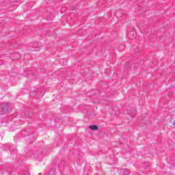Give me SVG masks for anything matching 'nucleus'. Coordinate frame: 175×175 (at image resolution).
Instances as JSON below:
<instances>
[{
    "label": "nucleus",
    "mask_w": 175,
    "mask_h": 175,
    "mask_svg": "<svg viewBox=\"0 0 175 175\" xmlns=\"http://www.w3.org/2000/svg\"><path fill=\"white\" fill-rule=\"evenodd\" d=\"M9 113V103H4L0 107V116Z\"/></svg>",
    "instance_id": "f257e3e1"
},
{
    "label": "nucleus",
    "mask_w": 175,
    "mask_h": 175,
    "mask_svg": "<svg viewBox=\"0 0 175 175\" xmlns=\"http://www.w3.org/2000/svg\"><path fill=\"white\" fill-rule=\"evenodd\" d=\"M129 170L124 168V169H122L120 170L119 172V174L120 175H128L129 174Z\"/></svg>",
    "instance_id": "f03ea898"
},
{
    "label": "nucleus",
    "mask_w": 175,
    "mask_h": 175,
    "mask_svg": "<svg viewBox=\"0 0 175 175\" xmlns=\"http://www.w3.org/2000/svg\"><path fill=\"white\" fill-rule=\"evenodd\" d=\"M128 113L131 116V117H135L136 116V109L132 108L129 110Z\"/></svg>",
    "instance_id": "7ed1b4c3"
},
{
    "label": "nucleus",
    "mask_w": 175,
    "mask_h": 175,
    "mask_svg": "<svg viewBox=\"0 0 175 175\" xmlns=\"http://www.w3.org/2000/svg\"><path fill=\"white\" fill-rule=\"evenodd\" d=\"M89 128H90V129H91V131H98V126H96V125H90V126H89Z\"/></svg>",
    "instance_id": "20e7f679"
},
{
    "label": "nucleus",
    "mask_w": 175,
    "mask_h": 175,
    "mask_svg": "<svg viewBox=\"0 0 175 175\" xmlns=\"http://www.w3.org/2000/svg\"><path fill=\"white\" fill-rule=\"evenodd\" d=\"M34 49H36V51H39V48H34Z\"/></svg>",
    "instance_id": "39448f33"
},
{
    "label": "nucleus",
    "mask_w": 175,
    "mask_h": 175,
    "mask_svg": "<svg viewBox=\"0 0 175 175\" xmlns=\"http://www.w3.org/2000/svg\"><path fill=\"white\" fill-rule=\"evenodd\" d=\"M172 125H174V126H175V121L174 122V123L172 124Z\"/></svg>",
    "instance_id": "423d86ee"
}]
</instances>
